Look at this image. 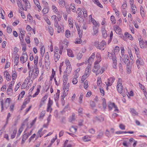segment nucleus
Returning a JSON list of instances; mask_svg holds the SVG:
<instances>
[{"label":"nucleus","instance_id":"nucleus-44","mask_svg":"<svg viewBox=\"0 0 147 147\" xmlns=\"http://www.w3.org/2000/svg\"><path fill=\"white\" fill-rule=\"evenodd\" d=\"M124 35L126 37L129 38L130 40H131L133 38L132 36L130 34L127 33L126 32L125 33Z\"/></svg>","mask_w":147,"mask_h":147},{"label":"nucleus","instance_id":"nucleus-58","mask_svg":"<svg viewBox=\"0 0 147 147\" xmlns=\"http://www.w3.org/2000/svg\"><path fill=\"white\" fill-rule=\"evenodd\" d=\"M70 9L73 12H75L76 11V9L75 7L74 6L71 5L70 6Z\"/></svg>","mask_w":147,"mask_h":147},{"label":"nucleus","instance_id":"nucleus-42","mask_svg":"<svg viewBox=\"0 0 147 147\" xmlns=\"http://www.w3.org/2000/svg\"><path fill=\"white\" fill-rule=\"evenodd\" d=\"M119 51V47H118L116 46L115 48L114 53L115 55V54H117L118 53Z\"/></svg>","mask_w":147,"mask_h":147},{"label":"nucleus","instance_id":"nucleus-36","mask_svg":"<svg viewBox=\"0 0 147 147\" xmlns=\"http://www.w3.org/2000/svg\"><path fill=\"white\" fill-rule=\"evenodd\" d=\"M17 130L15 129L13 130V133L11 135V138L12 139L15 138L17 133Z\"/></svg>","mask_w":147,"mask_h":147},{"label":"nucleus","instance_id":"nucleus-27","mask_svg":"<svg viewBox=\"0 0 147 147\" xmlns=\"http://www.w3.org/2000/svg\"><path fill=\"white\" fill-rule=\"evenodd\" d=\"M93 35H96L98 32V28L97 26H95L93 27Z\"/></svg>","mask_w":147,"mask_h":147},{"label":"nucleus","instance_id":"nucleus-38","mask_svg":"<svg viewBox=\"0 0 147 147\" xmlns=\"http://www.w3.org/2000/svg\"><path fill=\"white\" fill-rule=\"evenodd\" d=\"M25 92L24 91H23L21 92L20 94H19L18 96V100H19L20 99H21L23 97V96L24 95Z\"/></svg>","mask_w":147,"mask_h":147},{"label":"nucleus","instance_id":"nucleus-49","mask_svg":"<svg viewBox=\"0 0 147 147\" xmlns=\"http://www.w3.org/2000/svg\"><path fill=\"white\" fill-rule=\"evenodd\" d=\"M64 45H62L59 47V53L60 55L62 54L63 50L64 47Z\"/></svg>","mask_w":147,"mask_h":147},{"label":"nucleus","instance_id":"nucleus-31","mask_svg":"<svg viewBox=\"0 0 147 147\" xmlns=\"http://www.w3.org/2000/svg\"><path fill=\"white\" fill-rule=\"evenodd\" d=\"M140 13L142 17L144 18V8L142 6H141L140 7Z\"/></svg>","mask_w":147,"mask_h":147},{"label":"nucleus","instance_id":"nucleus-7","mask_svg":"<svg viewBox=\"0 0 147 147\" xmlns=\"http://www.w3.org/2000/svg\"><path fill=\"white\" fill-rule=\"evenodd\" d=\"M124 60L125 64H127V66H129L130 65V61L127 55H125L124 56Z\"/></svg>","mask_w":147,"mask_h":147},{"label":"nucleus","instance_id":"nucleus-14","mask_svg":"<svg viewBox=\"0 0 147 147\" xmlns=\"http://www.w3.org/2000/svg\"><path fill=\"white\" fill-rule=\"evenodd\" d=\"M69 87V83L63 84V88L64 89V92L65 91H66L67 92L68 91Z\"/></svg>","mask_w":147,"mask_h":147},{"label":"nucleus","instance_id":"nucleus-6","mask_svg":"<svg viewBox=\"0 0 147 147\" xmlns=\"http://www.w3.org/2000/svg\"><path fill=\"white\" fill-rule=\"evenodd\" d=\"M43 129V128H40L38 131L37 135L39 136L40 137H41L47 132V130H45L42 131Z\"/></svg>","mask_w":147,"mask_h":147},{"label":"nucleus","instance_id":"nucleus-15","mask_svg":"<svg viewBox=\"0 0 147 147\" xmlns=\"http://www.w3.org/2000/svg\"><path fill=\"white\" fill-rule=\"evenodd\" d=\"M4 75L6 78L7 80L8 81L11 79V76L9 74L8 72L7 71H5L4 73Z\"/></svg>","mask_w":147,"mask_h":147},{"label":"nucleus","instance_id":"nucleus-8","mask_svg":"<svg viewBox=\"0 0 147 147\" xmlns=\"http://www.w3.org/2000/svg\"><path fill=\"white\" fill-rule=\"evenodd\" d=\"M99 63H96V61L95 62V65L94 67V69L92 70L93 72H95L97 71L100 70L99 69L100 68V65L98 64Z\"/></svg>","mask_w":147,"mask_h":147},{"label":"nucleus","instance_id":"nucleus-47","mask_svg":"<svg viewBox=\"0 0 147 147\" xmlns=\"http://www.w3.org/2000/svg\"><path fill=\"white\" fill-rule=\"evenodd\" d=\"M70 31L68 30H66L65 34L66 37L67 38L69 37L70 36Z\"/></svg>","mask_w":147,"mask_h":147},{"label":"nucleus","instance_id":"nucleus-55","mask_svg":"<svg viewBox=\"0 0 147 147\" xmlns=\"http://www.w3.org/2000/svg\"><path fill=\"white\" fill-rule=\"evenodd\" d=\"M63 84H65L67 83V76L65 75H64L63 76Z\"/></svg>","mask_w":147,"mask_h":147},{"label":"nucleus","instance_id":"nucleus-22","mask_svg":"<svg viewBox=\"0 0 147 147\" xmlns=\"http://www.w3.org/2000/svg\"><path fill=\"white\" fill-rule=\"evenodd\" d=\"M102 32L103 37L105 38L107 36V34L105 29L104 28H102Z\"/></svg>","mask_w":147,"mask_h":147},{"label":"nucleus","instance_id":"nucleus-18","mask_svg":"<svg viewBox=\"0 0 147 147\" xmlns=\"http://www.w3.org/2000/svg\"><path fill=\"white\" fill-rule=\"evenodd\" d=\"M111 59H112V60L113 61V63L114 64L115 66H114V68H116V65L117 64V58L115 56V55L113 56L112 58Z\"/></svg>","mask_w":147,"mask_h":147},{"label":"nucleus","instance_id":"nucleus-48","mask_svg":"<svg viewBox=\"0 0 147 147\" xmlns=\"http://www.w3.org/2000/svg\"><path fill=\"white\" fill-rule=\"evenodd\" d=\"M38 61V57L37 56H36L35 57V58L34 59V64L36 66H37V65Z\"/></svg>","mask_w":147,"mask_h":147},{"label":"nucleus","instance_id":"nucleus-61","mask_svg":"<svg viewBox=\"0 0 147 147\" xmlns=\"http://www.w3.org/2000/svg\"><path fill=\"white\" fill-rule=\"evenodd\" d=\"M122 13L124 17H125L127 15V11L125 9H121Z\"/></svg>","mask_w":147,"mask_h":147},{"label":"nucleus","instance_id":"nucleus-3","mask_svg":"<svg viewBox=\"0 0 147 147\" xmlns=\"http://www.w3.org/2000/svg\"><path fill=\"white\" fill-rule=\"evenodd\" d=\"M53 104V101L51 100L50 98L49 100L48 103L47 104V111L48 112H51L52 110V109L51 107V106Z\"/></svg>","mask_w":147,"mask_h":147},{"label":"nucleus","instance_id":"nucleus-34","mask_svg":"<svg viewBox=\"0 0 147 147\" xmlns=\"http://www.w3.org/2000/svg\"><path fill=\"white\" fill-rule=\"evenodd\" d=\"M71 71V67L69 66H68V67H67L66 71V73H67V75H68L70 73Z\"/></svg>","mask_w":147,"mask_h":147},{"label":"nucleus","instance_id":"nucleus-17","mask_svg":"<svg viewBox=\"0 0 147 147\" xmlns=\"http://www.w3.org/2000/svg\"><path fill=\"white\" fill-rule=\"evenodd\" d=\"M60 56L58 53H54V59L55 62H57L60 58Z\"/></svg>","mask_w":147,"mask_h":147},{"label":"nucleus","instance_id":"nucleus-63","mask_svg":"<svg viewBox=\"0 0 147 147\" xmlns=\"http://www.w3.org/2000/svg\"><path fill=\"white\" fill-rule=\"evenodd\" d=\"M80 38L78 39H77L75 42V43L76 44H80L82 42V40Z\"/></svg>","mask_w":147,"mask_h":147},{"label":"nucleus","instance_id":"nucleus-23","mask_svg":"<svg viewBox=\"0 0 147 147\" xmlns=\"http://www.w3.org/2000/svg\"><path fill=\"white\" fill-rule=\"evenodd\" d=\"M131 11L133 12V14H135L137 11L136 7L135 5H131Z\"/></svg>","mask_w":147,"mask_h":147},{"label":"nucleus","instance_id":"nucleus-57","mask_svg":"<svg viewBox=\"0 0 147 147\" xmlns=\"http://www.w3.org/2000/svg\"><path fill=\"white\" fill-rule=\"evenodd\" d=\"M52 9L54 12L56 13L57 12L58 10L57 7L55 5H53L52 6Z\"/></svg>","mask_w":147,"mask_h":147},{"label":"nucleus","instance_id":"nucleus-64","mask_svg":"<svg viewBox=\"0 0 147 147\" xmlns=\"http://www.w3.org/2000/svg\"><path fill=\"white\" fill-rule=\"evenodd\" d=\"M45 49L44 46H42L40 48V53L41 55L44 54L45 53Z\"/></svg>","mask_w":147,"mask_h":147},{"label":"nucleus","instance_id":"nucleus-1","mask_svg":"<svg viewBox=\"0 0 147 147\" xmlns=\"http://www.w3.org/2000/svg\"><path fill=\"white\" fill-rule=\"evenodd\" d=\"M94 45L97 49L103 50L106 47V42L104 40H102L100 42L97 41L95 42Z\"/></svg>","mask_w":147,"mask_h":147},{"label":"nucleus","instance_id":"nucleus-11","mask_svg":"<svg viewBox=\"0 0 147 147\" xmlns=\"http://www.w3.org/2000/svg\"><path fill=\"white\" fill-rule=\"evenodd\" d=\"M26 131V129L24 133V134L23 135V137L22 138V144H23L24 143L28 137V136L27 135V134L25 133Z\"/></svg>","mask_w":147,"mask_h":147},{"label":"nucleus","instance_id":"nucleus-51","mask_svg":"<svg viewBox=\"0 0 147 147\" xmlns=\"http://www.w3.org/2000/svg\"><path fill=\"white\" fill-rule=\"evenodd\" d=\"M88 87V82L87 80L85 81L84 83V87L85 89L87 88Z\"/></svg>","mask_w":147,"mask_h":147},{"label":"nucleus","instance_id":"nucleus-46","mask_svg":"<svg viewBox=\"0 0 147 147\" xmlns=\"http://www.w3.org/2000/svg\"><path fill=\"white\" fill-rule=\"evenodd\" d=\"M59 5H61V7H63L65 4V2L64 0H59Z\"/></svg>","mask_w":147,"mask_h":147},{"label":"nucleus","instance_id":"nucleus-30","mask_svg":"<svg viewBox=\"0 0 147 147\" xmlns=\"http://www.w3.org/2000/svg\"><path fill=\"white\" fill-rule=\"evenodd\" d=\"M45 111H42L40 113L39 117V119H43L44 116H45Z\"/></svg>","mask_w":147,"mask_h":147},{"label":"nucleus","instance_id":"nucleus-16","mask_svg":"<svg viewBox=\"0 0 147 147\" xmlns=\"http://www.w3.org/2000/svg\"><path fill=\"white\" fill-rule=\"evenodd\" d=\"M35 72H34V74L33 76V79H34L37 77L38 74V69L37 67H35Z\"/></svg>","mask_w":147,"mask_h":147},{"label":"nucleus","instance_id":"nucleus-24","mask_svg":"<svg viewBox=\"0 0 147 147\" xmlns=\"http://www.w3.org/2000/svg\"><path fill=\"white\" fill-rule=\"evenodd\" d=\"M76 27L78 31V33L79 34V38H81L82 36V31L80 30V28L78 25H76Z\"/></svg>","mask_w":147,"mask_h":147},{"label":"nucleus","instance_id":"nucleus-50","mask_svg":"<svg viewBox=\"0 0 147 147\" xmlns=\"http://www.w3.org/2000/svg\"><path fill=\"white\" fill-rule=\"evenodd\" d=\"M45 61H49V54L48 52L46 53V54L45 57Z\"/></svg>","mask_w":147,"mask_h":147},{"label":"nucleus","instance_id":"nucleus-43","mask_svg":"<svg viewBox=\"0 0 147 147\" xmlns=\"http://www.w3.org/2000/svg\"><path fill=\"white\" fill-rule=\"evenodd\" d=\"M49 33H50V34L51 35H53V28L51 27V26H50L49 28Z\"/></svg>","mask_w":147,"mask_h":147},{"label":"nucleus","instance_id":"nucleus-20","mask_svg":"<svg viewBox=\"0 0 147 147\" xmlns=\"http://www.w3.org/2000/svg\"><path fill=\"white\" fill-rule=\"evenodd\" d=\"M95 57V53H93L91 55V56L89 58V59L88 60V62L90 63L93 61Z\"/></svg>","mask_w":147,"mask_h":147},{"label":"nucleus","instance_id":"nucleus-13","mask_svg":"<svg viewBox=\"0 0 147 147\" xmlns=\"http://www.w3.org/2000/svg\"><path fill=\"white\" fill-rule=\"evenodd\" d=\"M96 57L97 58V60L96 61V63H99L101 60L100 53H97L96 55Z\"/></svg>","mask_w":147,"mask_h":147},{"label":"nucleus","instance_id":"nucleus-41","mask_svg":"<svg viewBox=\"0 0 147 147\" xmlns=\"http://www.w3.org/2000/svg\"><path fill=\"white\" fill-rule=\"evenodd\" d=\"M103 135V132L102 131H100L99 134L96 136L97 139H100L101 138Z\"/></svg>","mask_w":147,"mask_h":147},{"label":"nucleus","instance_id":"nucleus-4","mask_svg":"<svg viewBox=\"0 0 147 147\" xmlns=\"http://www.w3.org/2000/svg\"><path fill=\"white\" fill-rule=\"evenodd\" d=\"M144 64V62L141 58H139L136 60V64L138 69L140 67V65H143Z\"/></svg>","mask_w":147,"mask_h":147},{"label":"nucleus","instance_id":"nucleus-59","mask_svg":"<svg viewBox=\"0 0 147 147\" xmlns=\"http://www.w3.org/2000/svg\"><path fill=\"white\" fill-rule=\"evenodd\" d=\"M108 55L109 58L111 59L112 58L113 56V57L115 54L114 53H111L110 52H108Z\"/></svg>","mask_w":147,"mask_h":147},{"label":"nucleus","instance_id":"nucleus-60","mask_svg":"<svg viewBox=\"0 0 147 147\" xmlns=\"http://www.w3.org/2000/svg\"><path fill=\"white\" fill-rule=\"evenodd\" d=\"M13 91L12 89L7 88V93L9 95L11 94V93Z\"/></svg>","mask_w":147,"mask_h":147},{"label":"nucleus","instance_id":"nucleus-21","mask_svg":"<svg viewBox=\"0 0 147 147\" xmlns=\"http://www.w3.org/2000/svg\"><path fill=\"white\" fill-rule=\"evenodd\" d=\"M67 55L69 57H74V55L71 49H68L67 50Z\"/></svg>","mask_w":147,"mask_h":147},{"label":"nucleus","instance_id":"nucleus-56","mask_svg":"<svg viewBox=\"0 0 147 147\" xmlns=\"http://www.w3.org/2000/svg\"><path fill=\"white\" fill-rule=\"evenodd\" d=\"M82 53H78L77 57V58L78 60H80L82 58Z\"/></svg>","mask_w":147,"mask_h":147},{"label":"nucleus","instance_id":"nucleus-40","mask_svg":"<svg viewBox=\"0 0 147 147\" xmlns=\"http://www.w3.org/2000/svg\"><path fill=\"white\" fill-rule=\"evenodd\" d=\"M49 10V8H45L43 9L42 11L44 14H45L48 13Z\"/></svg>","mask_w":147,"mask_h":147},{"label":"nucleus","instance_id":"nucleus-12","mask_svg":"<svg viewBox=\"0 0 147 147\" xmlns=\"http://www.w3.org/2000/svg\"><path fill=\"white\" fill-rule=\"evenodd\" d=\"M61 20V18H60V17H58L57 16L54 19V25L55 27H57L58 26V22L59 21Z\"/></svg>","mask_w":147,"mask_h":147},{"label":"nucleus","instance_id":"nucleus-19","mask_svg":"<svg viewBox=\"0 0 147 147\" xmlns=\"http://www.w3.org/2000/svg\"><path fill=\"white\" fill-rule=\"evenodd\" d=\"M130 113L131 114L132 116H135L136 115H138V113L134 109L132 108L130 109Z\"/></svg>","mask_w":147,"mask_h":147},{"label":"nucleus","instance_id":"nucleus-62","mask_svg":"<svg viewBox=\"0 0 147 147\" xmlns=\"http://www.w3.org/2000/svg\"><path fill=\"white\" fill-rule=\"evenodd\" d=\"M91 67L90 66H88L86 69V72L90 73V72Z\"/></svg>","mask_w":147,"mask_h":147},{"label":"nucleus","instance_id":"nucleus-25","mask_svg":"<svg viewBox=\"0 0 147 147\" xmlns=\"http://www.w3.org/2000/svg\"><path fill=\"white\" fill-rule=\"evenodd\" d=\"M19 55L18 54L14 58V63L16 65H17L19 62Z\"/></svg>","mask_w":147,"mask_h":147},{"label":"nucleus","instance_id":"nucleus-45","mask_svg":"<svg viewBox=\"0 0 147 147\" xmlns=\"http://www.w3.org/2000/svg\"><path fill=\"white\" fill-rule=\"evenodd\" d=\"M70 130L74 133H76L77 130V128L74 126H72L70 129Z\"/></svg>","mask_w":147,"mask_h":147},{"label":"nucleus","instance_id":"nucleus-9","mask_svg":"<svg viewBox=\"0 0 147 147\" xmlns=\"http://www.w3.org/2000/svg\"><path fill=\"white\" fill-rule=\"evenodd\" d=\"M117 88L118 92L121 93L122 92L123 88L122 84H120L119 83L118 84H117Z\"/></svg>","mask_w":147,"mask_h":147},{"label":"nucleus","instance_id":"nucleus-26","mask_svg":"<svg viewBox=\"0 0 147 147\" xmlns=\"http://www.w3.org/2000/svg\"><path fill=\"white\" fill-rule=\"evenodd\" d=\"M95 119L96 121H98L100 122H102L104 120V117H96L94 118Z\"/></svg>","mask_w":147,"mask_h":147},{"label":"nucleus","instance_id":"nucleus-33","mask_svg":"<svg viewBox=\"0 0 147 147\" xmlns=\"http://www.w3.org/2000/svg\"><path fill=\"white\" fill-rule=\"evenodd\" d=\"M23 1L25 3L26 7L28 8H30V5L29 1L27 0H23Z\"/></svg>","mask_w":147,"mask_h":147},{"label":"nucleus","instance_id":"nucleus-54","mask_svg":"<svg viewBox=\"0 0 147 147\" xmlns=\"http://www.w3.org/2000/svg\"><path fill=\"white\" fill-rule=\"evenodd\" d=\"M115 79L114 78L111 77L108 79V81L112 83V84L114 82Z\"/></svg>","mask_w":147,"mask_h":147},{"label":"nucleus","instance_id":"nucleus-32","mask_svg":"<svg viewBox=\"0 0 147 147\" xmlns=\"http://www.w3.org/2000/svg\"><path fill=\"white\" fill-rule=\"evenodd\" d=\"M18 7L20 8L22 10H24V9L23 7V5L22 4V1L21 0H20V1H19L18 2Z\"/></svg>","mask_w":147,"mask_h":147},{"label":"nucleus","instance_id":"nucleus-37","mask_svg":"<svg viewBox=\"0 0 147 147\" xmlns=\"http://www.w3.org/2000/svg\"><path fill=\"white\" fill-rule=\"evenodd\" d=\"M139 45L140 47L142 48H143L144 47V42L142 40L139 41Z\"/></svg>","mask_w":147,"mask_h":147},{"label":"nucleus","instance_id":"nucleus-28","mask_svg":"<svg viewBox=\"0 0 147 147\" xmlns=\"http://www.w3.org/2000/svg\"><path fill=\"white\" fill-rule=\"evenodd\" d=\"M11 101V99L10 98H7L5 102V104H7V106H6V108L7 109Z\"/></svg>","mask_w":147,"mask_h":147},{"label":"nucleus","instance_id":"nucleus-39","mask_svg":"<svg viewBox=\"0 0 147 147\" xmlns=\"http://www.w3.org/2000/svg\"><path fill=\"white\" fill-rule=\"evenodd\" d=\"M68 22L70 25V27L72 28L73 27V20L71 18H69L68 19Z\"/></svg>","mask_w":147,"mask_h":147},{"label":"nucleus","instance_id":"nucleus-35","mask_svg":"<svg viewBox=\"0 0 147 147\" xmlns=\"http://www.w3.org/2000/svg\"><path fill=\"white\" fill-rule=\"evenodd\" d=\"M114 30L116 32H120L121 30L120 27L118 26H116L114 27Z\"/></svg>","mask_w":147,"mask_h":147},{"label":"nucleus","instance_id":"nucleus-53","mask_svg":"<svg viewBox=\"0 0 147 147\" xmlns=\"http://www.w3.org/2000/svg\"><path fill=\"white\" fill-rule=\"evenodd\" d=\"M83 94L82 93H81V94L80 95V97L79 98V102L80 104H81L82 102V98H83Z\"/></svg>","mask_w":147,"mask_h":147},{"label":"nucleus","instance_id":"nucleus-29","mask_svg":"<svg viewBox=\"0 0 147 147\" xmlns=\"http://www.w3.org/2000/svg\"><path fill=\"white\" fill-rule=\"evenodd\" d=\"M82 140L84 142H88L90 140L89 137L88 136H86L83 137L82 138Z\"/></svg>","mask_w":147,"mask_h":147},{"label":"nucleus","instance_id":"nucleus-10","mask_svg":"<svg viewBox=\"0 0 147 147\" xmlns=\"http://www.w3.org/2000/svg\"><path fill=\"white\" fill-rule=\"evenodd\" d=\"M76 119L75 114L73 113L71 116H70L69 118V121L70 122H73Z\"/></svg>","mask_w":147,"mask_h":147},{"label":"nucleus","instance_id":"nucleus-52","mask_svg":"<svg viewBox=\"0 0 147 147\" xmlns=\"http://www.w3.org/2000/svg\"><path fill=\"white\" fill-rule=\"evenodd\" d=\"M21 83L20 82H19L17 85L16 86L15 89L14 90L16 92V91L17 90H18V88H19V87H20V86L21 85Z\"/></svg>","mask_w":147,"mask_h":147},{"label":"nucleus","instance_id":"nucleus-2","mask_svg":"<svg viewBox=\"0 0 147 147\" xmlns=\"http://www.w3.org/2000/svg\"><path fill=\"white\" fill-rule=\"evenodd\" d=\"M28 55L26 52H24L22 55V56L20 58V60L22 63H24L26 62L28 59Z\"/></svg>","mask_w":147,"mask_h":147},{"label":"nucleus","instance_id":"nucleus-5","mask_svg":"<svg viewBox=\"0 0 147 147\" xmlns=\"http://www.w3.org/2000/svg\"><path fill=\"white\" fill-rule=\"evenodd\" d=\"M108 107L110 110H111L113 108H114L115 109L114 110V111H119L117 107L115 105V104L114 103H110Z\"/></svg>","mask_w":147,"mask_h":147}]
</instances>
